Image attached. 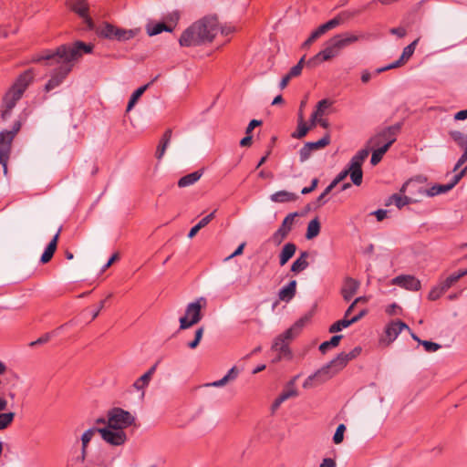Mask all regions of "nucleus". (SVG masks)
I'll list each match as a JSON object with an SVG mask.
<instances>
[{
	"mask_svg": "<svg viewBox=\"0 0 467 467\" xmlns=\"http://www.w3.org/2000/svg\"><path fill=\"white\" fill-rule=\"evenodd\" d=\"M94 46L83 41H76L72 44H64L57 47L55 50H44L41 54L33 57V62L46 61L47 66H54L50 79L45 85L47 92L56 88L72 71L75 63L82 57L84 54H90Z\"/></svg>",
	"mask_w": 467,
	"mask_h": 467,
	"instance_id": "1",
	"label": "nucleus"
},
{
	"mask_svg": "<svg viewBox=\"0 0 467 467\" xmlns=\"http://www.w3.org/2000/svg\"><path fill=\"white\" fill-rule=\"evenodd\" d=\"M219 31V23L214 16H205L185 29L179 43L182 47H196L213 40Z\"/></svg>",
	"mask_w": 467,
	"mask_h": 467,
	"instance_id": "2",
	"label": "nucleus"
},
{
	"mask_svg": "<svg viewBox=\"0 0 467 467\" xmlns=\"http://www.w3.org/2000/svg\"><path fill=\"white\" fill-rule=\"evenodd\" d=\"M358 39V36L348 32L334 36L326 43V47L323 50L306 62V66L315 67L318 63L332 59L338 56L343 48L357 42Z\"/></svg>",
	"mask_w": 467,
	"mask_h": 467,
	"instance_id": "3",
	"label": "nucleus"
},
{
	"mask_svg": "<svg viewBox=\"0 0 467 467\" xmlns=\"http://www.w3.org/2000/svg\"><path fill=\"white\" fill-rule=\"evenodd\" d=\"M354 359L350 356V352H341L334 359L323 366L314 374L310 375L304 382L303 387L305 389L312 387V382L317 380L318 383H322L331 379L335 374L343 369L347 364Z\"/></svg>",
	"mask_w": 467,
	"mask_h": 467,
	"instance_id": "4",
	"label": "nucleus"
},
{
	"mask_svg": "<svg viewBox=\"0 0 467 467\" xmlns=\"http://www.w3.org/2000/svg\"><path fill=\"white\" fill-rule=\"evenodd\" d=\"M308 320L309 317L307 316L301 317L290 328L275 338L272 350L278 352V356L273 360L274 362H278L282 358L290 359L292 358V352L288 346L289 340L293 339L300 333Z\"/></svg>",
	"mask_w": 467,
	"mask_h": 467,
	"instance_id": "5",
	"label": "nucleus"
},
{
	"mask_svg": "<svg viewBox=\"0 0 467 467\" xmlns=\"http://www.w3.org/2000/svg\"><path fill=\"white\" fill-rule=\"evenodd\" d=\"M20 128V122L16 121L12 130L0 132V164L3 165L5 175L7 174V162L11 154L12 143Z\"/></svg>",
	"mask_w": 467,
	"mask_h": 467,
	"instance_id": "6",
	"label": "nucleus"
},
{
	"mask_svg": "<svg viewBox=\"0 0 467 467\" xmlns=\"http://www.w3.org/2000/svg\"><path fill=\"white\" fill-rule=\"evenodd\" d=\"M207 301L204 297H199L194 302L188 304L185 315L180 318V329H187L196 325L202 318L201 310L205 307Z\"/></svg>",
	"mask_w": 467,
	"mask_h": 467,
	"instance_id": "7",
	"label": "nucleus"
},
{
	"mask_svg": "<svg viewBox=\"0 0 467 467\" xmlns=\"http://www.w3.org/2000/svg\"><path fill=\"white\" fill-rule=\"evenodd\" d=\"M134 422L135 417L121 408L116 407L108 412V425L110 428L124 431V429L133 425Z\"/></svg>",
	"mask_w": 467,
	"mask_h": 467,
	"instance_id": "8",
	"label": "nucleus"
},
{
	"mask_svg": "<svg viewBox=\"0 0 467 467\" xmlns=\"http://www.w3.org/2000/svg\"><path fill=\"white\" fill-rule=\"evenodd\" d=\"M368 149H362L358 150L350 160L347 170L349 171V176L351 179V182L359 186L362 183L363 179V171H362V164L364 161L368 156Z\"/></svg>",
	"mask_w": 467,
	"mask_h": 467,
	"instance_id": "9",
	"label": "nucleus"
},
{
	"mask_svg": "<svg viewBox=\"0 0 467 467\" xmlns=\"http://www.w3.org/2000/svg\"><path fill=\"white\" fill-rule=\"evenodd\" d=\"M137 30L123 29L111 24L105 23L99 30V35L104 38L117 41H127L135 37Z\"/></svg>",
	"mask_w": 467,
	"mask_h": 467,
	"instance_id": "10",
	"label": "nucleus"
},
{
	"mask_svg": "<svg viewBox=\"0 0 467 467\" xmlns=\"http://www.w3.org/2000/svg\"><path fill=\"white\" fill-rule=\"evenodd\" d=\"M400 128L401 125L400 123L389 126L371 138L369 142L373 146H379L381 143L388 144L389 148L396 141V137Z\"/></svg>",
	"mask_w": 467,
	"mask_h": 467,
	"instance_id": "11",
	"label": "nucleus"
},
{
	"mask_svg": "<svg viewBox=\"0 0 467 467\" xmlns=\"http://www.w3.org/2000/svg\"><path fill=\"white\" fill-rule=\"evenodd\" d=\"M99 434L103 441L113 446H120L127 441V435L124 431L110 428L109 425L100 428Z\"/></svg>",
	"mask_w": 467,
	"mask_h": 467,
	"instance_id": "12",
	"label": "nucleus"
},
{
	"mask_svg": "<svg viewBox=\"0 0 467 467\" xmlns=\"http://www.w3.org/2000/svg\"><path fill=\"white\" fill-rule=\"evenodd\" d=\"M20 90H15L12 88L5 93L3 99L1 118L6 120L10 118L12 109L16 105V102L22 98Z\"/></svg>",
	"mask_w": 467,
	"mask_h": 467,
	"instance_id": "13",
	"label": "nucleus"
},
{
	"mask_svg": "<svg viewBox=\"0 0 467 467\" xmlns=\"http://www.w3.org/2000/svg\"><path fill=\"white\" fill-rule=\"evenodd\" d=\"M392 284L410 291H419L420 281L413 275H401L392 279Z\"/></svg>",
	"mask_w": 467,
	"mask_h": 467,
	"instance_id": "14",
	"label": "nucleus"
},
{
	"mask_svg": "<svg viewBox=\"0 0 467 467\" xmlns=\"http://www.w3.org/2000/svg\"><path fill=\"white\" fill-rule=\"evenodd\" d=\"M403 329L410 331V327L401 320L391 321L389 323L385 328L388 344L393 342Z\"/></svg>",
	"mask_w": 467,
	"mask_h": 467,
	"instance_id": "15",
	"label": "nucleus"
},
{
	"mask_svg": "<svg viewBox=\"0 0 467 467\" xmlns=\"http://www.w3.org/2000/svg\"><path fill=\"white\" fill-rule=\"evenodd\" d=\"M35 78V73L32 68H29L24 71L19 77L16 78V82L11 87L15 90H20L21 94H24L25 90L30 85Z\"/></svg>",
	"mask_w": 467,
	"mask_h": 467,
	"instance_id": "16",
	"label": "nucleus"
},
{
	"mask_svg": "<svg viewBox=\"0 0 467 467\" xmlns=\"http://www.w3.org/2000/svg\"><path fill=\"white\" fill-rule=\"evenodd\" d=\"M359 287V282L352 277H347L344 280L341 295L345 301H349L354 295L358 292Z\"/></svg>",
	"mask_w": 467,
	"mask_h": 467,
	"instance_id": "17",
	"label": "nucleus"
},
{
	"mask_svg": "<svg viewBox=\"0 0 467 467\" xmlns=\"http://www.w3.org/2000/svg\"><path fill=\"white\" fill-rule=\"evenodd\" d=\"M71 9L80 17L84 18L89 28L92 27L93 22L92 19L88 16V5L86 0H76L72 5Z\"/></svg>",
	"mask_w": 467,
	"mask_h": 467,
	"instance_id": "18",
	"label": "nucleus"
},
{
	"mask_svg": "<svg viewBox=\"0 0 467 467\" xmlns=\"http://www.w3.org/2000/svg\"><path fill=\"white\" fill-rule=\"evenodd\" d=\"M297 395V391L294 387V380H291L287 387L280 393V395L274 401L272 408L273 410L277 409L284 401L286 400L296 397Z\"/></svg>",
	"mask_w": 467,
	"mask_h": 467,
	"instance_id": "19",
	"label": "nucleus"
},
{
	"mask_svg": "<svg viewBox=\"0 0 467 467\" xmlns=\"http://www.w3.org/2000/svg\"><path fill=\"white\" fill-rule=\"evenodd\" d=\"M296 292V281L292 280L278 292V298L284 302L292 300Z\"/></svg>",
	"mask_w": 467,
	"mask_h": 467,
	"instance_id": "20",
	"label": "nucleus"
},
{
	"mask_svg": "<svg viewBox=\"0 0 467 467\" xmlns=\"http://www.w3.org/2000/svg\"><path fill=\"white\" fill-rule=\"evenodd\" d=\"M419 41L420 38H417L403 48L400 57L394 61L397 67L403 66L412 57Z\"/></svg>",
	"mask_w": 467,
	"mask_h": 467,
	"instance_id": "21",
	"label": "nucleus"
},
{
	"mask_svg": "<svg viewBox=\"0 0 467 467\" xmlns=\"http://www.w3.org/2000/svg\"><path fill=\"white\" fill-rule=\"evenodd\" d=\"M296 251V245L294 243H286L279 254L280 265H285L295 255Z\"/></svg>",
	"mask_w": 467,
	"mask_h": 467,
	"instance_id": "22",
	"label": "nucleus"
},
{
	"mask_svg": "<svg viewBox=\"0 0 467 467\" xmlns=\"http://www.w3.org/2000/svg\"><path fill=\"white\" fill-rule=\"evenodd\" d=\"M270 200L274 202H289L296 201L297 195L296 193L282 190L271 194Z\"/></svg>",
	"mask_w": 467,
	"mask_h": 467,
	"instance_id": "23",
	"label": "nucleus"
},
{
	"mask_svg": "<svg viewBox=\"0 0 467 467\" xmlns=\"http://www.w3.org/2000/svg\"><path fill=\"white\" fill-rule=\"evenodd\" d=\"M412 202V198L408 197L406 195H401L400 193H394L389 197V199L386 202V205L389 206L390 204H394L399 209H401L405 205H408Z\"/></svg>",
	"mask_w": 467,
	"mask_h": 467,
	"instance_id": "24",
	"label": "nucleus"
},
{
	"mask_svg": "<svg viewBox=\"0 0 467 467\" xmlns=\"http://www.w3.org/2000/svg\"><path fill=\"white\" fill-rule=\"evenodd\" d=\"M342 18L340 16H337L336 17L330 19L325 24L319 26L314 32L317 34L318 37L322 35L326 34L327 31L336 28L342 23Z\"/></svg>",
	"mask_w": 467,
	"mask_h": 467,
	"instance_id": "25",
	"label": "nucleus"
},
{
	"mask_svg": "<svg viewBox=\"0 0 467 467\" xmlns=\"http://www.w3.org/2000/svg\"><path fill=\"white\" fill-rule=\"evenodd\" d=\"M239 375V370L236 367H233L227 374L219 380L207 384L206 386L220 388L226 385L228 382L234 380Z\"/></svg>",
	"mask_w": 467,
	"mask_h": 467,
	"instance_id": "26",
	"label": "nucleus"
},
{
	"mask_svg": "<svg viewBox=\"0 0 467 467\" xmlns=\"http://www.w3.org/2000/svg\"><path fill=\"white\" fill-rule=\"evenodd\" d=\"M202 171H193L192 173H189L185 176H182L179 181H178V186L180 188H184V187H187V186H190V185H192L194 184L197 181L200 180V178L202 177Z\"/></svg>",
	"mask_w": 467,
	"mask_h": 467,
	"instance_id": "27",
	"label": "nucleus"
},
{
	"mask_svg": "<svg viewBox=\"0 0 467 467\" xmlns=\"http://www.w3.org/2000/svg\"><path fill=\"white\" fill-rule=\"evenodd\" d=\"M171 133H172V131L171 129H168L164 132V134L160 141V144L157 148V150H156V158L157 159L161 160L162 158V156L164 155L165 150L170 143V140L171 138Z\"/></svg>",
	"mask_w": 467,
	"mask_h": 467,
	"instance_id": "28",
	"label": "nucleus"
},
{
	"mask_svg": "<svg viewBox=\"0 0 467 467\" xmlns=\"http://www.w3.org/2000/svg\"><path fill=\"white\" fill-rule=\"evenodd\" d=\"M451 189L450 188L449 184H435L431 186L429 189L421 190L420 192L425 194L429 197H433L438 194L445 193Z\"/></svg>",
	"mask_w": 467,
	"mask_h": 467,
	"instance_id": "29",
	"label": "nucleus"
},
{
	"mask_svg": "<svg viewBox=\"0 0 467 467\" xmlns=\"http://www.w3.org/2000/svg\"><path fill=\"white\" fill-rule=\"evenodd\" d=\"M319 233H320V222H319L318 218L316 217L315 219L311 220L308 223L306 238L307 240H311V239L315 238L316 236H317L319 234Z\"/></svg>",
	"mask_w": 467,
	"mask_h": 467,
	"instance_id": "30",
	"label": "nucleus"
},
{
	"mask_svg": "<svg viewBox=\"0 0 467 467\" xmlns=\"http://www.w3.org/2000/svg\"><path fill=\"white\" fill-rule=\"evenodd\" d=\"M173 26L165 25L164 23H157L155 25L147 26V33L149 36H156L163 31L171 32Z\"/></svg>",
	"mask_w": 467,
	"mask_h": 467,
	"instance_id": "31",
	"label": "nucleus"
},
{
	"mask_svg": "<svg viewBox=\"0 0 467 467\" xmlns=\"http://www.w3.org/2000/svg\"><path fill=\"white\" fill-rule=\"evenodd\" d=\"M379 148L374 150L372 152V156L370 159V163L372 165H377L382 159L383 155L388 151L389 145L388 144H382L378 146Z\"/></svg>",
	"mask_w": 467,
	"mask_h": 467,
	"instance_id": "32",
	"label": "nucleus"
},
{
	"mask_svg": "<svg viewBox=\"0 0 467 467\" xmlns=\"http://www.w3.org/2000/svg\"><path fill=\"white\" fill-rule=\"evenodd\" d=\"M342 337V335H335L330 340L321 343L319 346L320 352L325 354L329 348L337 347Z\"/></svg>",
	"mask_w": 467,
	"mask_h": 467,
	"instance_id": "33",
	"label": "nucleus"
},
{
	"mask_svg": "<svg viewBox=\"0 0 467 467\" xmlns=\"http://www.w3.org/2000/svg\"><path fill=\"white\" fill-rule=\"evenodd\" d=\"M449 135L459 147L463 148L467 146L466 134L460 130H450Z\"/></svg>",
	"mask_w": 467,
	"mask_h": 467,
	"instance_id": "34",
	"label": "nucleus"
},
{
	"mask_svg": "<svg viewBox=\"0 0 467 467\" xmlns=\"http://www.w3.org/2000/svg\"><path fill=\"white\" fill-rule=\"evenodd\" d=\"M296 216H298L297 213H291L287 214L279 228L286 234H289L293 228L294 221Z\"/></svg>",
	"mask_w": 467,
	"mask_h": 467,
	"instance_id": "35",
	"label": "nucleus"
},
{
	"mask_svg": "<svg viewBox=\"0 0 467 467\" xmlns=\"http://www.w3.org/2000/svg\"><path fill=\"white\" fill-rule=\"evenodd\" d=\"M311 127H308L303 120L302 116L299 117L297 130L296 132L292 134V137L295 139H302L304 138Z\"/></svg>",
	"mask_w": 467,
	"mask_h": 467,
	"instance_id": "36",
	"label": "nucleus"
},
{
	"mask_svg": "<svg viewBox=\"0 0 467 467\" xmlns=\"http://www.w3.org/2000/svg\"><path fill=\"white\" fill-rule=\"evenodd\" d=\"M351 324L349 318H346L344 317L343 319L341 320H338L337 322H335L334 324H332L328 329V331L330 333H337V332H339L341 331L343 328H346V327H348Z\"/></svg>",
	"mask_w": 467,
	"mask_h": 467,
	"instance_id": "37",
	"label": "nucleus"
},
{
	"mask_svg": "<svg viewBox=\"0 0 467 467\" xmlns=\"http://www.w3.org/2000/svg\"><path fill=\"white\" fill-rule=\"evenodd\" d=\"M330 143V135L327 133L322 139L315 142H307V147H309L312 151L319 150L327 146Z\"/></svg>",
	"mask_w": 467,
	"mask_h": 467,
	"instance_id": "38",
	"label": "nucleus"
},
{
	"mask_svg": "<svg viewBox=\"0 0 467 467\" xmlns=\"http://www.w3.org/2000/svg\"><path fill=\"white\" fill-rule=\"evenodd\" d=\"M100 428L92 427L87 430L81 436L82 447H88L95 433H99Z\"/></svg>",
	"mask_w": 467,
	"mask_h": 467,
	"instance_id": "39",
	"label": "nucleus"
},
{
	"mask_svg": "<svg viewBox=\"0 0 467 467\" xmlns=\"http://www.w3.org/2000/svg\"><path fill=\"white\" fill-rule=\"evenodd\" d=\"M15 412L0 413V431L6 429L15 419Z\"/></svg>",
	"mask_w": 467,
	"mask_h": 467,
	"instance_id": "40",
	"label": "nucleus"
},
{
	"mask_svg": "<svg viewBox=\"0 0 467 467\" xmlns=\"http://www.w3.org/2000/svg\"><path fill=\"white\" fill-rule=\"evenodd\" d=\"M305 56L300 58V60L297 62L296 65L291 67L287 75L290 77V78L298 77L302 73V69L305 64Z\"/></svg>",
	"mask_w": 467,
	"mask_h": 467,
	"instance_id": "41",
	"label": "nucleus"
},
{
	"mask_svg": "<svg viewBox=\"0 0 467 467\" xmlns=\"http://www.w3.org/2000/svg\"><path fill=\"white\" fill-rule=\"evenodd\" d=\"M61 230H62V227H59L57 234L54 235V237L52 238V240L49 242V244H47V246L45 249L47 252L50 253L52 255H54V254L57 250V242L59 239Z\"/></svg>",
	"mask_w": 467,
	"mask_h": 467,
	"instance_id": "42",
	"label": "nucleus"
},
{
	"mask_svg": "<svg viewBox=\"0 0 467 467\" xmlns=\"http://www.w3.org/2000/svg\"><path fill=\"white\" fill-rule=\"evenodd\" d=\"M203 331H204V328L202 327H199L195 331L194 339L188 342L187 347L190 348L191 349L196 348L198 347V345L200 344V341L202 337Z\"/></svg>",
	"mask_w": 467,
	"mask_h": 467,
	"instance_id": "43",
	"label": "nucleus"
},
{
	"mask_svg": "<svg viewBox=\"0 0 467 467\" xmlns=\"http://www.w3.org/2000/svg\"><path fill=\"white\" fill-rule=\"evenodd\" d=\"M308 262L301 259H296L291 265V271L295 274H298L307 268Z\"/></svg>",
	"mask_w": 467,
	"mask_h": 467,
	"instance_id": "44",
	"label": "nucleus"
},
{
	"mask_svg": "<svg viewBox=\"0 0 467 467\" xmlns=\"http://www.w3.org/2000/svg\"><path fill=\"white\" fill-rule=\"evenodd\" d=\"M331 102L328 99H322L317 105V110L313 113V117L322 116L324 111L329 108Z\"/></svg>",
	"mask_w": 467,
	"mask_h": 467,
	"instance_id": "45",
	"label": "nucleus"
},
{
	"mask_svg": "<svg viewBox=\"0 0 467 467\" xmlns=\"http://www.w3.org/2000/svg\"><path fill=\"white\" fill-rule=\"evenodd\" d=\"M287 235L288 234L278 228L273 234L271 240L275 244L279 245L287 237Z\"/></svg>",
	"mask_w": 467,
	"mask_h": 467,
	"instance_id": "46",
	"label": "nucleus"
},
{
	"mask_svg": "<svg viewBox=\"0 0 467 467\" xmlns=\"http://www.w3.org/2000/svg\"><path fill=\"white\" fill-rule=\"evenodd\" d=\"M345 431H346V426L343 423H341L337 426L336 432L333 436L334 443L339 444L343 441Z\"/></svg>",
	"mask_w": 467,
	"mask_h": 467,
	"instance_id": "47",
	"label": "nucleus"
},
{
	"mask_svg": "<svg viewBox=\"0 0 467 467\" xmlns=\"http://www.w3.org/2000/svg\"><path fill=\"white\" fill-rule=\"evenodd\" d=\"M150 381V379L148 378V375L143 374L133 383V387L138 390L143 389L149 385Z\"/></svg>",
	"mask_w": 467,
	"mask_h": 467,
	"instance_id": "48",
	"label": "nucleus"
},
{
	"mask_svg": "<svg viewBox=\"0 0 467 467\" xmlns=\"http://www.w3.org/2000/svg\"><path fill=\"white\" fill-rule=\"evenodd\" d=\"M420 345L423 346L425 351L429 353L435 352L441 348L440 344L428 340H423L420 342Z\"/></svg>",
	"mask_w": 467,
	"mask_h": 467,
	"instance_id": "49",
	"label": "nucleus"
},
{
	"mask_svg": "<svg viewBox=\"0 0 467 467\" xmlns=\"http://www.w3.org/2000/svg\"><path fill=\"white\" fill-rule=\"evenodd\" d=\"M445 292L441 290V288L437 285L431 289L428 295V299L431 301H435L439 299Z\"/></svg>",
	"mask_w": 467,
	"mask_h": 467,
	"instance_id": "50",
	"label": "nucleus"
},
{
	"mask_svg": "<svg viewBox=\"0 0 467 467\" xmlns=\"http://www.w3.org/2000/svg\"><path fill=\"white\" fill-rule=\"evenodd\" d=\"M157 78V77L150 83L144 85V86H141L138 89H136L132 94H131V99L138 101V99L142 96V94L147 90V88L150 87V85Z\"/></svg>",
	"mask_w": 467,
	"mask_h": 467,
	"instance_id": "51",
	"label": "nucleus"
},
{
	"mask_svg": "<svg viewBox=\"0 0 467 467\" xmlns=\"http://www.w3.org/2000/svg\"><path fill=\"white\" fill-rule=\"evenodd\" d=\"M311 153H312V150L309 147H307V142H306L303 146V148L299 150L300 161L304 162L306 160H308L309 157L311 156Z\"/></svg>",
	"mask_w": 467,
	"mask_h": 467,
	"instance_id": "52",
	"label": "nucleus"
},
{
	"mask_svg": "<svg viewBox=\"0 0 467 467\" xmlns=\"http://www.w3.org/2000/svg\"><path fill=\"white\" fill-rule=\"evenodd\" d=\"M467 162V149L465 148L463 153L461 155V157L458 159L457 162L455 163L452 171H457L464 163Z\"/></svg>",
	"mask_w": 467,
	"mask_h": 467,
	"instance_id": "53",
	"label": "nucleus"
},
{
	"mask_svg": "<svg viewBox=\"0 0 467 467\" xmlns=\"http://www.w3.org/2000/svg\"><path fill=\"white\" fill-rule=\"evenodd\" d=\"M465 175H467V173H464L463 170L456 173L451 179V182L448 183L450 188L452 189L454 186H456Z\"/></svg>",
	"mask_w": 467,
	"mask_h": 467,
	"instance_id": "54",
	"label": "nucleus"
},
{
	"mask_svg": "<svg viewBox=\"0 0 467 467\" xmlns=\"http://www.w3.org/2000/svg\"><path fill=\"white\" fill-rule=\"evenodd\" d=\"M465 175H467V173H464L463 170L456 173L451 179V182L448 183L450 188L452 189L454 186H456Z\"/></svg>",
	"mask_w": 467,
	"mask_h": 467,
	"instance_id": "55",
	"label": "nucleus"
},
{
	"mask_svg": "<svg viewBox=\"0 0 467 467\" xmlns=\"http://www.w3.org/2000/svg\"><path fill=\"white\" fill-rule=\"evenodd\" d=\"M50 338H51V334L50 333H46L42 337H38L36 340L32 341L29 344V346L30 347H34V346H36V345L45 344V343L48 342L50 340Z\"/></svg>",
	"mask_w": 467,
	"mask_h": 467,
	"instance_id": "56",
	"label": "nucleus"
},
{
	"mask_svg": "<svg viewBox=\"0 0 467 467\" xmlns=\"http://www.w3.org/2000/svg\"><path fill=\"white\" fill-rule=\"evenodd\" d=\"M214 213H215V211H213V213H211L208 215H206L205 217H203L197 223L198 228L202 229V228L205 227L214 218Z\"/></svg>",
	"mask_w": 467,
	"mask_h": 467,
	"instance_id": "57",
	"label": "nucleus"
},
{
	"mask_svg": "<svg viewBox=\"0 0 467 467\" xmlns=\"http://www.w3.org/2000/svg\"><path fill=\"white\" fill-rule=\"evenodd\" d=\"M348 175H349V171L345 169L341 171L331 182H333V184L337 186L340 182L345 180Z\"/></svg>",
	"mask_w": 467,
	"mask_h": 467,
	"instance_id": "58",
	"label": "nucleus"
},
{
	"mask_svg": "<svg viewBox=\"0 0 467 467\" xmlns=\"http://www.w3.org/2000/svg\"><path fill=\"white\" fill-rule=\"evenodd\" d=\"M318 179L315 178L311 182V185H308V187H305L302 189L301 193L302 194H308L312 192L317 186Z\"/></svg>",
	"mask_w": 467,
	"mask_h": 467,
	"instance_id": "59",
	"label": "nucleus"
},
{
	"mask_svg": "<svg viewBox=\"0 0 467 467\" xmlns=\"http://www.w3.org/2000/svg\"><path fill=\"white\" fill-rule=\"evenodd\" d=\"M464 276L463 271L460 270L458 272H455L448 276L449 281L451 284L454 285L459 279Z\"/></svg>",
	"mask_w": 467,
	"mask_h": 467,
	"instance_id": "60",
	"label": "nucleus"
},
{
	"mask_svg": "<svg viewBox=\"0 0 467 467\" xmlns=\"http://www.w3.org/2000/svg\"><path fill=\"white\" fill-rule=\"evenodd\" d=\"M389 32L392 35H396L400 38L404 37L407 34V31L404 27H393L389 30Z\"/></svg>",
	"mask_w": 467,
	"mask_h": 467,
	"instance_id": "61",
	"label": "nucleus"
},
{
	"mask_svg": "<svg viewBox=\"0 0 467 467\" xmlns=\"http://www.w3.org/2000/svg\"><path fill=\"white\" fill-rule=\"evenodd\" d=\"M317 38L318 36L313 31L309 37L302 44V48H308Z\"/></svg>",
	"mask_w": 467,
	"mask_h": 467,
	"instance_id": "62",
	"label": "nucleus"
},
{
	"mask_svg": "<svg viewBox=\"0 0 467 467\" xmlns=\"http://www.w3.org/2000/svg\"><path fill=\"white\" fill-rule=\"evenodd\" d=\"M438 285L443 290L444 292H447L453 285L451 284L448 277H446L443 280H441L438 284Z\"/></svg>",
	"mask_w": 467,
	"mask_h": 467,
	"instance_id": "63",
	"label": "nucleus"
},
{
	"mask_svg": "<svg viewBox=\"0 0 467 467\" xmlns=\"http://www.w3.org/2000/svg\"><path fill=\"white\" fill-rule=\"evenodd\" d=\"M319 467H336V462L331 458H326L323 460Z\"/></svg>",
	"mask_w": 467,
	"mask_h": 467,
	"instance_id": "64",
	"label": "nucleus"
}]
</instances>
